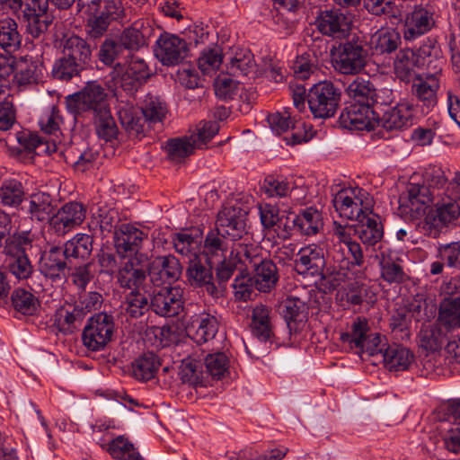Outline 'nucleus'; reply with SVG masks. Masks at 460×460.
<instances>
[{
    "mask_svg": "<svg viewBox=\"0 0 460 460\" xmlns=\"http://www.w3.org/2000/svg\"><path fill=\"white\" fill-rule=\"evenodd\" d=\"M22 45V35L17 22L11 17L0 19V48L5 52H14Z\"/></svg>",
    "mask_w": 460,
    "mask_h": 460,
    "instance_id": "42",
    "label": "nucleus"
},
{
    "mask_svg": "<svg viewBox=\"0 0 460 460\" xmlns=\"http://www.w3.org/2000/svg\"><path fill=\"white\" fill-rule=\"evenodd\" d=\"M11 300L13 308L25 315L34 314L40 306L37 297L23 288L15 289L12 294Z\"/></svg>",
    "mask_w": 460,
    "mask_h": 460,
    "instance_id": "53",
    "label": "nucleus"
},
{
    "mask_svg": "<svg viewBox=\"0 0 460 460\" xmlns=\"http://www.w3.org/2000/svg\"><path fill=\"white\" fill-rule=\"evenodd\" d=\"M341 101V88L328 80L314 84L306 95L308 107L315 119H326L334 117Z\"/></svg>",
    "mask_w": 460,
    "mask_h": 460,
    "instance_id": "6",
    "label": "nucleus"
},
{
    "mask_svg": "<svg viewBox=\"0 0 460 460\" xmlns=\"http://www.w3.org/2000/svg\"><path fill=\"white\" fill-rule=\"evenodd\" d=\"M261 189L269 198H285L290 194L293 188L286 179L268 175Z\"/></svg>",
    "mask_w": 460,
    "mask_h": 460,
    "instance_id": "64",
    "label": "nucleus"
},
{
    "mask_svg": "<svg viewBox=\"0 0 460 460\" xmlns=\"http://www.w3.org/2000/svg\"><path fill=\"white\" fill-rule=\"evenodd\" d=\"M226 73L232 76H248L256 72V62L248 49H238L226 64Z\"/></svg>",
    "mask_w": 460,
    "mask_h": 460,
    "instance_id": "34",
    "label": "nucleus"
},
{
    "mask_svg": "<svg viewBox=\"0 0 460 460\" xmlns=\"http://www.w3.org/2000/svg\"><path fill=\"white\" fill-rule=\"evenodd\" d=\"M356 221L358 225L354 226V232L364 245L374 246L382 240L384 228L377 214L370 209Z\"/></svg>",
    "mask_w": 460,
    "mask_h": 460,
    "instance_id": "26",
    "label": "nucleus"
},
{
    "mask_svg": "<svg viewBox=\"0 0 460 460\" xmlns=\"http://www.w3.org/2000/svg\"><path fill=\"white\" fill-rule=\"evenodd\" d=\"M93 250V237L86 234H77L64 245V261H59V270L72 269L73 265L86 260Z\"/></svg>",
    "mask_w": 460,
    "mask_h": 460,
    "instance_id": "23",
    "label": "nucleus"
},
{
    "mask_svg": "<svg viewBox=\"0 0 460 460\" xmlns=\"http://www.w3.org/2000/svg\"><path fill=\"white\" fill-rule=\"evenodd\" d=\"M51 198L47 193H37L31 196L30 211L36 214L40 220H48L45 234L53 235L58 233V213L51 204Z\"/></svg>",
    "mask_w": 460,
    "mask_h": 460,
    "instance_id": "28",
    "label": "nucleus"
},
{
    "mask_svg": "<svg viewBox=\"0 0 460 460\" xmlns=\"http://www.w3.org/2000/svg\"><path fill=\"white\" fill-rule=\"evenodd\" d=\"M31 248V243L29 245L18 246L15 251L6 253V268L18 279H25L32 273V266L26 254Z\"/></svg>",
    "mask_w": 460,
    "mask_h": 460,
    "instance_id": "36",
    "label": "nucleus"
},
{
    "mask_svg": "<svg viewBox=\"0 0 460 460\" xmlns=\"http://www.w3.org/2000/svg\"><path fill=\"white\" fill-rule=\"evenodd\" d=\"M147 261L146 254L137 253L121 263L116 275L119 286L129 291L147 288Z\"/></svg>",
    "mask_w": 460,
    "mask_h": 460,
    "instance_id": "11",
    "label": "nucleus"
},
{
    "mask_svg": "<svg viewBox=\"0 0 460 460\" xmlns=\"http://www.w3.org/2000/svg\"><path fill=\"white\" fill-rule=\"evenodd\" d=\"M436 194L425 183L409 182L398 199L401 217L409 221L423 219Z\"/></svg>",
    "mask_w": 460,
    "mask_h": 460,
    "instance_id": "5",
    "label": "nucleus"
},
{
    "mask_svg": "<svg viewBox=\"0 0 460 460\" xmlns=\"http://www.w3.org/2000/svg\"><path fill=\"white\" fill-rule=\"evenodd\" d=\"M168 112L166 102L159 96L146 95L142 106L141 113L145 120L149 124L162 122Z\"/></svg>",
    "mask_w": 460,
    "mask_h": 460,
    "instance_id": "50",
    "label": "nucleus"
},
{
    "mask_svg": "<svg viewBox=\"0 0 460 460\" xmlns=\"http://www.w3.org/2000/svg\"><path fill=\"white\" fill-rule=\"evenodd\" d=\"M62 55L59 58V80L68 81L84 69L91 50L83 39L73 35L65 40Z\"/></svg>",
    "mask_w": 460,
    "mask_h": 460,
    "instance_id": "7",
    "label": "nucleus"
},
{
    "mask_svg": "<svg viewBox=\"0 0 460 460\" xmlns=\"http://www.w3.org/2000/svg\"><path fill=\"white\" fill-rule=\"evenodd\" d=\"M437 323L446 331L460 329V296H445L440 300Z\"/></svg>",
    "mask_w": 460,
    "mask_h": 460,
    "instance_id": "32",
    "label": "nucleus"
},
{
    "mask_svg": "<svg viewBox=\"0 0 460 460\" xmlns=\"http://www.w3.org/2000/svg\"><path fill=\"white\" fill-rule=\"evenodd\" d=\"M152 29L144 20L134 22L130 27L125 29L119 35V40L124 49L129 51H137L147 45V39L151 34Z\"/></svg>",
    "mask_w": 460,
    "mask_h": 460,
    "instance_id": "29",
    "label": "nucleus"
},
{
    "mask_svg": "<svg viewBox=\"0 0 460 460\" xmlns=\"http://www.w3.org/2000/svg\"><path fill=\"white\" fill-rule=\"evenodd\" d=\"M6 146L13 154L20 155L22 152H36L37 155H51L57 151L55 141L49 142L40 137L38 133L29 129L16 130L10 133L5 138Z\"/></svg>",
    "mask_w": 460,
    "mask_h": 460,
    "instance_id": "12",
    "label": "nucleus"
},
{
    "mask_svg": "<svg viewBox=\"0 0 460 460\" xmlns=\"http://www.w3.org/2000/svg\"><path fill=\"white\" fill-rule=\"evenodd\" d=\"M378 123L386 130L402 129L413 124L412 104L401 102L396 106L385 111L382 117L377 116Z\"/></svg>",
    "mask_w": 460,
    "mask_h": 460,
    "instance_id": "27",
    "label": "nucleus"
},
{
    "mask_svg": "<svg viewBox=\"0 0 460 460\" xmlns=\"http://www.w3.org/2000/svg\"><path fill=\"white\" fill-rule=\"evenodd\" d=\"M402 262V259L394 252H381L379 265L382 279L390 284L405 281L407 275L403 270Z\"/></svg>",
    "mask_w": 460,
    "mask_h": 460,
    "instance_id": "33",
    "label": "nucleus"
},
{
    "mask_svg": "<svg viewBox=\"0 0 460 460\" xmlns=\"http://www.w3.org/2000/svg\"><path fill=\"white\" fill-rule=\"evenodd\" d=\"M375 84L363 76H357L347 86L346 93L353 101L352 102L370 105Z\"/></svg>",
    "mask_w": 460,
    "mask_h": 460,
    "instance_id": "48",
    "label": "nucleus"
},
{
    "mask_svg": "<svg viewBox=\"0 0 460 460\" xmlns=\"http://www.w3.org/2000/svg\"><path fill=\"white\" fill-rule=\"evenodd\" d=\"M181 271V262L173 255L157 256L147 261V274L156 287L175 282L180 279Z\"/></svg>",
    "mask_w": 460,
    "mask_h": 460,
    "instance_id": "17",
    "label": "nucleus"
},
{
    "mask_svg": "<svg viewBox=\"0 0 460 460\" xmlns=\"http://www.w3.org/2000/svg\"><path fill=\"white\" fill-rule=\"evenodd\" d=\"M186 276L191 287L201 288L213 297L220 296V291L215 285L212 266L208 261V258L204 261L199 256L190 259Z\"/></svg>",
    "mask_w": 460,
    "mask_h": 460,
    "instance_id": "20",
    "label": "nucleus"
},
{
    "mask_svg": "<svg viewBox=\"0 0 460 460\" xmlns=\"http://www.w3.org/2000/svg\"><path fill=\"white\" fill-rule=\"evenodd\" d=\"M84 316V312L79 306L72 305L67 307L59 306V318H64L62 326H59V332L72 333L81 325Z\"/></svg>",
    "mask_w": 460,
    "mask_h": 460,
    "instance_id": "59",
    "label": "nucleus"
},
{
    "mask_svg": "<svg viewBox=\"0 0 460 460\" xmlns=\"http://www.w3.org/2000/svg\"><path fill=\"white\" fill-rule=\"evenodd\" d=\"M37 65L26 58H20L14 63V79L19 86L37 84L39 77Z\"/></svg>",
    "mask_w": 460,
    "mask_h": 460,
    "instance_id": "54",
    "label": "nucleus"
},
{
    "mask_svg": "<svg viewBox=\"0 0 460 460\" xmlns=\"http://www.w3.org/2000/svg\"><path fill=\"white\" fill-rule=\"evenodd\" d=\"M333 68L343 75H356L366 66L368 57L367 41L351 33L332 45L330 50Z\"/></svg>",
    "mask_w": 460,
    "mask_h": 460,
    "instance_id": "3",
    "label": "nucleus"
},
{
    "mask_svg": "<svg viewBox=\"0 0 460 460\" xmlns=\"http://www.w3.org/2000/svg\"><path fill=\"white\" fill-rule=\"evenodd\" d=\"M161 366L160 358L153 352L144 353L132 362V375L139 381H149Z\"/></svg>",
    "mask_w": 460,
    "mask_h": 460,
    "instance_id": "45",
    "label": "nucleus"
},
{
    "mask_svg": "<svg viewBox=\"0 0 460 460\" xmlns=\"http://www.w3.org/2000/svg\"><path fill=\"white\" fill-rule=\"evenodd\" d=\"M316 27L323 35L339 40L352 33L350 18L338 9L321 12Z\"/></svg>",
    "mask_w": 460,
    "mask_h": 460,
    "instance_id": "19",
    "label": "nucleus"
},
{
    "mask_svg": "<svg viewBox=\"0 0 460 460\" xmlns=\"http://www.w3.org/2000/svg\"><path fill=\"white\" fill-rule=\"evenodd\" d=\"M413 360V352L402 344H388L383 352L384 366L389 371H405Z\"/></svg>",
    "mask_w": 460,
    "mask_h": 460,
    "instance_id": "31",
    "label": "nucleus"
},
{
    "mask_svg": "<svg viewBox=\"0 0 460 460\" xmlns=\"http://www.w3.org/2000/svg\"><path fill=\"white\" fill-rule=\"evenodd\" d=\"M115 331L113 316L99 313L92 316L84 326L82 340L93 351L103 349L111 341Z\"/></svg>",
    "mask_w": 460,
    "mask_h": 460,
    "instance_id": "10",
    "label": "nucleus"
},
{
    "mask_svg": "<svg viewBox=\"0 0 460 460\" xmlns=\"http://www.w3.org/2000/svg\"><path fill=\"white\" fill-rule=\"evenodd\" d=\"M184 291L179 286L164 287L151 295V310L162 317H174L183 311Z\"/></svg>",
    "mask_w": 460,
    "mask_h": 460,
    "instance_id": "15",
    "label": "nucleus"
},
{
    "mask_svg": "<svg viewBox=\"0 0 460 460\" xmlns=\"http://www.w3.org/2000/svg\"><path fill=\"white\" fill-rule=\"evenodd\" d=\"M442 329L443 327L438 324V326L422 327L419 335L421 348L429 351L440 349L445 341V334Z\"/></svg>",
    "mask_w": 460,
    "mask_h": 460,
    "instance_id": "56",
    "label": "nucleus"
},
{
    "mask_svg": "<svg viewBox=\"0 0 460 460\" xmlns=\"http://www.w3.org/2000/svg\"><path fill=\"white\" fill-rule=\"evenodd\" d=\"M297 226V234L302 235L316 234L323 227V217L319 210L313 207L303 209L295 215Z\"/></svg>",
    "mask_w": 460,
    "mask_h": 460,
    "instance_id": "46",
    "label": "nucleus"
},
{
    "mask_svg": "<svg viewBox=\"0 0 460 460\" xmlns=\"http://www.w3.org/2000/svg\"><path fill=\"white\" fill-rule=\"evenodd\" d=\"M417 58L412 50L405 49L399 52L394 63V70L396 77L404 83L420 78L417 72Z\"/></svg>",
    "mask_w": 460,
    "mask_h": 460,
    "instance_id": "39",
    "label": "nucleus"
},
{
    "mask_svg": "<svg viewBox=\"0 0 460 460\" xmlns=\"http://www.w3.org/2000/svg\"><path fill=\"white\" fill-rule=\"evenodd\" d=\"M296 79L305 80L317 70V58L310 53L297 56L291 66Z\"/></svg>",
    "mask_w": 460,
    "mask_h": 460,
    "instance_id": "62",
    "label": "nucleus"
},
{
    "mask_svg": "<svg viewBox=\"0 0 460 460\" xmlns=\"http://www.w3.org/2000/svg\"><path fill=\"white\" fill-rule=\"evenodd\" d=\"M66 104L71 113L92 111L96 115L109 109L107 93L95 81L88 82L82 91L68 95Z\"/></svg>",
    "mask_w": 460,
    "mask_h": 460,
    "instance_id": "8",
    "label": "nucleus"
},
{
    "mask_svg": "<svg viewBox=\"0 0 460 460\" xmlns=\"http://www.w3.org/2000/svg\"><path fill=\"white\" fill-rule=\"evenodd\" d=\"M24 189L21 181L5 180L0 187V202L4 206L17 207L24 198Z\"/></svg>",
    "mask_w": 460,
    "mask_h": 460,
    "instance_id": "52",
    "label": "nucleus"
},
{
    "mask_svg": "<svg viewBox=\"0 0 460 460\" xmlns=\"http://www.w3.org/2000/svg\"><path fill=\"white\" fill-rule=\"evenodd\" d=\"M194 331L193 339L197 342H207L212 340L218 331V321L216 316L202 313L196 315L189 327V332Z\"/></svg>",
    "mask_w": 460,
    "mask_h": 460,
    "instance_id": "37",
    "label": "nucleus"
},
{
    "mask_svg": "<svg viewBox=\"0 0 460 460\" xmlns=\"http://www.w3.org/2000/svg\"><path fill=\"white\" fill-rule=\"evenodd\" d=\"M236 258L239 263L244 266V270L247 271V274H250L254 268L266 259L261 253L258 246L246 244L238 245Z\"/></svg>",
    "mask_w": 460,
    "mask_h": 460,
    "instance_id": "57",
    "label": "nucleus"
},
{
    "mask_svg": "<svg viewBox=\"0 0 460 460\" xmlns=\"http://www.w3.org/2000/svg\"><path fill=\"white\" fill-rule=\"evenodd\" d=\"M331 261L324 266L323 281L333 288L341 286L349 279L351 262L346 256L345 248L340 243H334L330 252Z\"/></svg>",
    "mask_w": 460,
    "mask_h": 460,
    "instance_id": "18",
    "label": "nucleus"
},
{
    "mask_svg": "<svg viewBox=\"0 0 460 460\" xmlns=\"http://www.w3.org/2000/svg\"><path fill=\"white\" fill-rule=\"evenodd\" d=\"M367 191L359 187L343 188L333 194L332 204L340 217L349 220L360 218L370 210Z\"/></svg>",
    "mask_w": 460,
    "mask_h": 460,
    "instance_id": "9",
    "label": "nucleus"
},
{
    "mask_svg": "<svg viewBox=\"0 0 460 460\" xmlns=\"http://www.w3.org/2000/svg\"><path fill=\"white\" fill-rule=\"evenodd\" d=\"M249 275L248 281H252L254 288L263 293L275 288L279 279L278 267L270 259H265Z\"/></svg>",
    "mask_w": 460,
    "mask_h": 460,
    "instance_id": "30",
    "label": "nucleus"
},
{
    "mask_svg": "<svg viewBox=\"0 0 460 460\" xmlns=\"http://www.w3.org/2000/svg\"><path fill=\"white\" fill-rule=\"evenodd\" d=\"M418 57L422 59V65L434 70H441L444 63L440 46L435 39L428 38L418 49Z\"/></svg>",
    "mask_w": 460,
    "mask_h": 460,
    "instance_id": "51",
    "label": "nucleus"
},
{
    "mask_svg": "<svg viewBox=\"0 0 460 460\" xmlns=\"http://www.w3.org/2000/svg\"><path fill=\"white\" fill-rule=\"evenodd\" d=\"M124 310L132 318H139L151 310V294L147 289L129 291L123 303Z\"/></svg>",
    "mask_w": 460,
    "mask_h": 460,
    "instance_id": "44",
    "label": "nucleus"
},
{
    "mask_svg": "<svg viewBox=\"0 0 460 460\" xmlns=\"http://www.w3.org/2000/svg\"><path fill=\"white\" fill-rule=\"evenodd\" d=\"M431 205L418 227L424 235L436 239L458 219L460 198L456 192L438 191Z\"/></svg>",
    "mask_w": 460,
    "mask_h": 460,
    "instance_id": "2",
    "label": "nucleus"
},
{
    "mask_svg": "<svg viewBox=\"0 0 460 460\" xmlns=\"http://www.w3.org/2000/svg\"><path fill=\"white\" fill-rule=\"evenodd\" d=\"M95 116L96 132L99 137L105 141H111L117 137L118 127L112 118L110 110L98 113Z\"/></svg>",
    "mask_w": 460,
    "mask_h": 460,
    "instance_id": "61",
    "label": "nucleus"
},
{
    "mask_svg": "<svg viewBox=\"0 0 460 460\" xmlns=\"http://www.w3.org/2000/svg\"><path fill=\"white\" fill-rule=\"evenodd\" d=\"M118 118L121 127L130 137H138L144 133V127L146 121L140 117L136 109L128 104L122 103L118 106Z\"/></svg>",
    "mask_w": 460,
    "mask_h": 460,
    "instance_id": "40",
    "label": "nucleus"
},
{
    "mask_svg": "<svg viewBox=\"0 0 460 460\" xmlns=\"http://www.w3.org/2000/svg\"><path fill=\"white\" fill-rule=\"evenodd\" d=\"M247 216V212L240 206H226L217 214L216 228L229 241L240 240L248 234Z\"/></svg>",
    "mask_w": 460,
    "mask_h": 460,
    "instance_id": "13",
    "label": "nucleus"
},
{
    "mask_svg": "<svg viewBox=\"0 0 460 460\" xmlns=\"http://www.w3.org/2000/svg\"><path fill=\"white\" fill-rule=\"evenodd\" d=\"M201 242V232L199 230H195L194 233L185 231L172 235L175 252L182 256H198L196 252Z\"/></svg>",
    "mask_w": 460,
    "mask_h": 460,
    "instance_id": "49",
    "label": "nucleus"
},
{
    "mask_svg": "<svg viewBox=\"0 0 460 460\" xmlns=\"http://www.w3.org/2000/svg\"><path fill=\"white\" fill-rule=\"evenodd\" d=\"M377 116L370 105L351 102L342 110L339 122L342 128L351 130H372L378 123Z\"/></svg>",
    "mask_w": 460,
    "mask_h": 460,
    "instance_id": "16",
    "label": "nucleus"
},
{
    "mask_svg": "<svg viewBox=\"0 0 460 460\" xmlns=\"http://www.w3.org/2000/svg\"><path fill=\"white\" fill-rule=\"evenodd\" d=\"M270 308L264 305H256L252 312V332L261 341H267L272 335L270 322Z\"/></svg>",
    "mask_w": 460,
    "mask_h": 460,
    "instance_id": "41",
    "label": "nucleus"
},
{
    "mask_svg": "<svg viewBox=\"0 0 460 460\" xmlns=\"http://www.w3.org/2000/svg\"><path fill=\"white\" fill-rule=\"evenodd\" d=\"M438 89L439 82L436 73L427 75L425 79L417 78L412 83V95L422 108L423 112L429 113L438 104Z\"/></svg>",
    "mask_w": 460,
    "mask_h": 460,
    "instance_id": "25",
    "label": "nucleus"
},
{
    "mask_svg": "<svg viewBox=\"0 0 460 460\" xmlns=\"http://www.w3.org/2000/svg\"><path fill=\"white\" fill-rule=\"evenodd\" d=\"M115 94L119 91L127 95H134L150 77V71L146 61L132 55L127 66L117 63L110 73Z\"/></svg>",
    "mask_w": 460,
    "mask_h": 460,
    "instance_id": "4",
    "label": "nucleus"
},
{
    "mask_svg": "<svg viewBox=\"0 0 460 460\" xmlns=\"http://www.w3.org/2000/svg\"><path fill=\"white\" fill-rule=\"evenodd\" d=\"M146 237L147 234L139 228L130 224H122L114 232V245L117 252L121 256L128 252H133L134 255L139 253L138 250Z\"/></svg>",
    "mask_w": 460,
    "mask_h": 460,
    "instance_id": "24",
    "label": "nucleus"
},
{
    "mask_svg": "<svg viewBox=\"0 0 460 460\" xmlns=\"http://www.w3.org/2000/svg\"><path fill=\"white\" fill-rule=\"evenodd\" d=\"M401 35L393 29H381L371 37V49L376 55H385L394 52L400 46Z\"/></svg>",
    "mask_w": 460,
    "mask_h": 460,
    "instance_id": "38",
    "label": "nucleus"
},
{
    "mask_svg": "<svg viewBox=\"0 0 460 460\" xmlns=\"http://www.w3.org/2000/svg\"><path fill=\"white\" fill-rule=\"evenodd\" d=\"M303 308L304 303L296 297L285 299L280 305V313L291 333L296 332L304 322Z\"/></svg>",
    "mask_w": 460,
    "mask_h": 460,
    "instance_id": "47",
    "label": "nucleus"
},
{
    "mask_svg": "<svg viewBox=\"0 0 460 460\" xmlns=\"http://www.w3.org/2000/svg\"><path fill=\"white\" fill-rule=\"evenodd\" d=\"M22 17L27 22L26 31L34 39L43 36L42 56L50 58L58 53V23H54L55 9L50 10L49 4L55 7L56 0H22Z\"/></svg>",
    "mask_w": 460,
    "mask_h": 460,
    "instance_id": "1",
    "label": "nucleus"
},
{
    "mask_svg": "<svg viewBox=\"0 0 460 460\" xmlns=\"http://www.w3.org/2000/svg\"><path fill=\"white\" fill-rule=\"evenodd\" d=\"M223 63L221 49L217 47L205 49L198 59V67L203 75L215 73Z\"/></svg>",
    "mask_w": 460,
    "mask_h": 460,
    "instance_id": "60",
    "label": "nucleus"
},
{
    "mask_svg": "<svg viewBox=\"0 0 460 460\" xmlns=\"http://www.w3.org/2000/svg\"><path fill=\"white\" fill-rule=\"evenodd\" d=\"M85 218V208L81 203L68 202L59 209V223L70 229L80 225Z\"/></svg>",
    "mask_w": 460,
    "mask_h": 460,
    "instance_id": "55",
    "label": "nucleus"
},
{
    "mask_svg": "<svg viewBox=\"0 0 460 460\" xmlns=\"http://www.w3.org/2000/svg\"><path fill=\"white\" fill-rule=\"evenodd\" d=\"M207 373L214 379H221L228 373L229 358L224 352L208 354L204 360Z\"/></svg>",
    "mask_w": 460,
    "mask_h": 460,
    "instance_id": "58",
    "label": "nucleus"
},
{
    "mask_svg": "<svg viewBox=\"0 0 460 460\" xmlns=\"http://www.w3.org/2000/svg\"><path fill=\"white\" fill-rule=\"evenodd\" d=\"M370 332L369 323L367 318L358 316L345 332H341L340 339L342 343L347 344L351 349H356L359 352L364 347L367 332Z\"/></svg>",
    "mask_w": 460,
    "mask_h": 460,
    "instance_id": "35",
    "label": "nucleus"
},
{
    "mask_svg": "<svg viewBox=\"0 0 460 460\" xmlns=\"http://www.w3.org/2000/svg\"><path fill=\"white\" fill-rule=\"evenodd\" d=\"M110 455L119 460H146L125 436H118L108 444H102Z\"/></svg>",
    "mask_w": 460,
    "mask_h": 460,
    "instance_id": "43",
    "label": "nucleus"
},
{
    "mask_svg": "<svg viewBox=\"0 0 460 460\" xmlns=\"http://www.w3.org/2000/svg\"><path fill=\"white\" fill-rule=\"evenodd\" d=\"M325 259L321 247L309 245L300 249L295 261V269L300 275L319 277L323 280Z\"/></svg>",
    "mask_w": 460,
    "mask_h": 460,
    "instance_id": "22",
    "label": "nucleus"
},
{
    "mask_svg": "<svg viewBox=\"0 0 460 460\" xmlns=\"http://www.w3.org/2000/svg\"><path fill=\"white\" fill-rule=\"evenodd\" d=\"M154 53L163 65L176 66L188 57V42L178 35L164 31L156 40Z\"/></svg>",
    "mask_w": 460,
    "mask_h": 460,
    "instance_id": "14",
    "label": "nucleus"
},
{
    "mask_svg": "<svg viewBox=\"0 0 460 460\" xmlns=\"http://www.w3.org/2000/svg\"><path fill=\"white\" fill-rule=\"evenodd\" d=\"M436 258L445 261L448 268L460 270V241L438 243Z\"/></svg>",
    "mask_w": 460,
    "mask_h": 460,
    "instance_id": "63",
    "label": "nucleus"
},
{
    "mask_svg": "<svg viewBox=\"0 0 460 460\" xmlns=\"http://www.w3.org/2000/svg\"><path fill=\"white\" fill-rule=\"evenodd\" d=\"M435 26L434 13L428 7L415 5L408 13L403 24V37L407 41H412L429 32Z\"/></svg>",
    "mask_w": 460,
    "mask_h": 460,
    "instance_id": "21",
    "label": "nucleus"
}]
</instances>
